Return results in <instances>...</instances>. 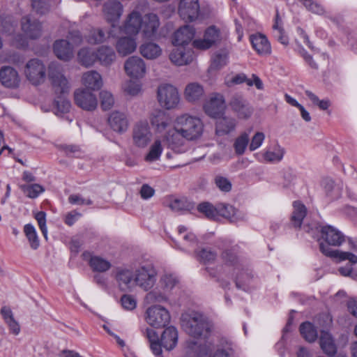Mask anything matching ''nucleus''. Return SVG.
I'll return each mask as SVG.
<instances>
[{"mask_svg":"<svg viewBox=\"0 0 357 357\" xmlns=\"http://www.w3.org/2000/svg\"><path fill=\"white\" fill-rule=\"evenodd\" d=\"M203 130L204 125L199 118L182 114L175 118L173 128L164 135L163 141L174 153H183L188 150V142L199 138Z\"/></svg>","mask_w":357,"mask_h":357,"instance_id":"1","label":"nucleus"},{"mask_svg":"<svg viewBox=\"0 0 357 357\" xmlns=\"http://www.w3.org/2000/svg\"><path fill=\"white\" fill-rule=\"evenodd\" d=\"M321 238L327 243L319 244L320 251L326 256L338 259L340 261L348 260L351 264L357 263V256L349 252L340 250H333L329 245L340 246L345 241L344 235L335 227L331 225H325L321 227Z\"/></svg>","mask_w":357,"mask_h":357,"instance_id":"2","label":"nucleus"},{"mask_svg":"<svg viewBox=\"0 0 357 357\" xmlns=\"http://www.w3.org/2000/svg\"><path fill=\"white\" fill-rule=\"evenodd\" d=\"M144 335L150 343L151 349L155 356H160L162 354V347L168 351L173 349L178 341V332L174 326H169L165 329L161 335L160 340L153 329L147 328Z\"/></svg>","mask_w":357,"mask_h":357,"instance_id":"3","label":"nucleus"},{"mask_svg":"<svg viewBox=\"0 0 357 357\" xmlns=\"http://www.w3.org/2000/svg\"><path fill=\"white\" fill-rule=\"evenodd\" d=\"M183 327L190 336L198 338L206 337L210 331V324L205 317L197 312L192 313L183 320Z\"/></svg>","mask_w":357,"mask_h":357,"instance_id":"4","label":"nucleus"},{"mask_svg":"<svg viewBox=\"0 0 357 357\" xmlns=\"http://www.w3.org/2000/svg\"><path fill=\"white\" fill-rule=\"evenodd\" d=\"M157 100L161 107L172 110L178 107L181 96L176 86L169 84H163L157 89Z\"/></svg>","mask_w":357,"mask_h":357,"instance_id":"5","label":"nucleus"},{"mask_svg":"<svg viewBox=\"0 0 357 357\" xmlns=\"http://www.w3.org/2000/svg\"><path fill=\"white\" fill-rule=\"evenodd\" d=\"M48 77L56 94L65 95L70 92L71 84L64 75L61 66L52 63L48 67Z\"/></svg>","mask_w":357,"mask_h":357,"instance_id":"6","label":"nucleus"},{"mask_svg":"<svg viewBox=\"0 0 357 357\" xmlns=\"http://www.w3.org/2000/svg\"><path fill=\"white\" fill-rule=\"evenodd\" d=\"M135 287L145 291L151 289L156 280V271L151 264L139 266L134 271Z\"/></svg>","mask_w":357,"mask_h":357,"instance_id":"7","label":"nucleus"},{"mask_svg":"<svg viewBox=\"0 0 357 357\" xmlns=\"http://www.w3.org/2000/svg\"><path fill=\"white\" fill-rule=\"evenodd\" d=\"M146 321L154 328H163L169 324L170 315L165 307L160 305H153L146 310Z\"/></svg>","mask_w":357,"mask_h":357,"instance_id":"8","label":"nucleus"},{"mask_svg":"<svg viewBox=\"0 0 357 357\" xmlns=\"http://www.w3.org/2000/svg\"><path fill=\"white\" fill-rule=\"evenodd\" d=\"M153 137L149 123L140 121L135 123L132 128L133 144L139 148H145L151 142Z\"/></svg>","mask_w":357,"mask_h":357,"instance_id":"9","label":"nucleus"},{"mask_svg":"<svg viewBox=\"0 0 357 357\" xmlns=\"http://www.w3.org/2000/svg\"><path fill=\"white\" fill-rule=\"evenodd\" d=\"M178 13L179 17L186 22L197 20L200 15L199 0H180Z\"/></svg>","mask_w":357,"mask_h":357,"instance_id":"10","label":"nucleus"},{"mask_svg":"<svg viewBox=\"0 0 357 357\" xmlns=\"http://www.w3.org/2000/svg\"><path fill=\"white\" fill-rule=\"evenodd\" d=\"M24 73L26 78L33 84H40L44 82L45 78V65L39 59H31L26 64Z\"/></svg>","mask_w":357,"mask_h":357,"instance_id":"11","label":"nucleus"},{"mask_svg":"<svg viewBox=\"0 0 357 357\" xmlns=\"http://www.w3.org/2000/svg\"><path fill=\"white\" fill-rule=\"evenodd\" d=\"M221 40L222 36L220 29L215 26H211L204 31L203 39L195 40L192 45L197 49L205 50L217 44Z\"/></svg>","mask_w":357,"mask_h":357,"instance_id":"12","label":"nucleus"},{"mask_svg":"<svg viewBox=\"0 0 357 357\" xmlns=\"http://www.w3.org/2000/svg\"><path fill=\"white\" fill-rule=\"evenodd\" d=\"M74 100L80 108L86 110H94L98 105V100L95 94L90 90L79 88L74 92Z\"/></svg>","mask_w":357,"mask_h":357,"instance_id":"13","label":"nucleus"},{"mask_svg":"<svg viewBox=\"0 0 357 357\" xmlns=\"http://www.w3.org/2000/svg\"><path fill=\"white\" fill-rule=\"evenodd\" d=\"M143 17L137 10H132L126 17L120 30L126 35L136 36L141 31Z\"/></svg>","mask_w":357,"mask_h":357,"instance_id":"14","label":"nucleus"},{"mask_svg":"<svg viewBox=\"0 0 357 357\" xmlns=\"http://www.w3.org/2000/svg\"><path fill=\"white\" fill-rule=\"evenodd\" d=\"M124 69L127 75L132 79H141L146 73L145 62L136 56H130L125 61Z\"/></svg>","mask_w":357,"mask_h":357,"instance_id":"15","label":"nucleus"},{"mask_svg":"<svg viewBox=\"0 0 357 357\" xmlns=\"http://www.w3.org/2000/svg\"><path fill=\"white\" fill-rule=\"evenodd\" d=\"M226 108L225 100L222 95L214 93L211 95L204 105L205 113L211 117L217 118L222 115Z\"/></svg>","mask_w":357,"mask_h":357,"instance_id":"16","label":"nucleus"},{"mask_svg":"<svg viewBox=\"0 0 357 357\" xmlns=\"http://www.w3.org/2000/svg\"><path fill=\"white\" fill-rule=\"evenodd\" d=\"M102 12L105 20L114 26L123 13V6L117 0H109L104 3Z\"/></svg>","mask_w":357,"mask_h":357,"instance_id":"17","label":"nucleus"},{"mask_svg":"<svg viewBox=\"0 0 357 357\" xmlns=\"http://www.w3.org/2000/svg\"><path fill=\"white\" fill-rule=\"evenodd\" d=\"M229 105L232 112L240 119H248L252 114V107L248 101L241 96H233Z\"/></svg>","mask_w":357,"mask_h":357,"instance_id":"18","label":"nucleus"},{"mask_svg":"<svg viewBox=\"0 0 357 357\" xmlns=\"http://www.w3.org/2000/svg\"><path fill=\"white\" fill-rule=\"evenodd\" d=\"M21 28L24 34L29 38L36 39L42 35L41 23L29 15L22 18Z\"/></svg>","mask_w":357,"mask_h":357,"instance_id":"19","label":"nucleus"},{"mask_svg":"<svg viewBox=\"0 0 357 357\" xmlns=\"http://www.w3.org/2000/svg\"><path fill=\"white\" fill-rule=\"evenodd\" d=\"M115 280L122 291H130L135 287L134 271L128 268H119L115 273Z\"/></svg>","mask_w":357,"mask_h":357,"instance_id":"20","label":"nucleus"},{"mask_svg":"<svg viewBox=\"0 0 357 357\" xmlns=\"http://www.w3.org/2000/svg\"><path fill=\"white\" fill-rule=\"evenodd\" d=\"M195 58L192 49L181 47L175 48L169 54L170 61L176 66H184L190 63Z\"/></svg>","mask_w":357,"mask_h":357,"instance_id":"21","label":"nucleus"},{"mask_svg":"<svg viewBox=\"0 0 357 357\" xmlns=\"http://www.w3.org/2000/svg\"><path fill=\"white\" fill-rule=\"evenodd\" d=\"M195 35V29L192 26L184 25L177 29L173 36L172 43L175 46L188 45Z\"/></svg>","mask_w":357,"mask_h":357,"instance_id":"22","label":"nucleus"},{"mask_svg":"<svg viewBox=\"0 0 357 357\" xmlns=\"http://www.w3.org/2000/svg\"><path fill=\"white\" fill-rule=\"evenodd\" d=\"M151 126L157 133L164 132L170 125L169 116L161 109L155 110L149 116Z\"/></svg>","mask_w":357,"mask_h":357,"instance_id":"23","label":"nucleus"},{"mask_svg":"<svg viewBox=\"0 0 357 357\" xmlns=\"http://www.w3.org/2000/svg\"><path fill=\"white\" fill-rule=\"evenodd\" d=\"M0 82L7 88H17L20 79L17 70L10 66H3L0 69Z\"/></svg>","mask_w":357,"mask_h":357,"instance_id":"24","label":"nucleus"},{"mask_svg":"<svg viewBox=\"0 0 357 357\" xmlns=\"http://www.w3.org/2000/svg\"><path fill=\"white\" fill-rule=\"evenodd\" d=\"M137 46L136 38L134 36L130 35L119 38L115 45L116 52L121 56L133 53L136 50Z\"/></svg>","mask_w":357,"mask_h":357,"instance_id":"25","label":"nucleus"},{"mask_svg":"<svg viewBox=\"0 0 357 357\" xmlns=\"http://www.w3.org/2000/svg\"><path fill=\"white\" fill-rule=\"evenodd\" d=\"M222 258L224 265L221 267L220 271L234 275V273L241 269V264L239 263L236 255L231 250H225L222 255Z\"/></svg>","mask_w":357,"mask_h":357,"instance_id":"26","label":"nucleus"},{"mask_svg":"<svg viewBox=\"0 0 357 357\" xmlns=\"http://www.w3.org/2000/svg\"><path fill=\"white\" fill-rule=\"evenodd\" d=\"M108 123L111 128L119 133L126 132L129 126L126 114L119 111L113 112L108 118Z\"/></svg>","mask_w":357,"mask_h":357,"instance_id":"27","label":"nucleus"},{"mask_svg":"<svg viewBox=\"0 0 357 357\" xmlns=\"http://www.w3.org/2000/svg\"><path fill=\"white\" fill-rule=\"evenodd\" d=\"M81 82L85 89L90 91L98 90L102 86V76L96 70H89L83 73Z\"/></svg>","mask_w":357,"mask_h":357,"instance_id":"28","label":"nucleus"},{"mask_svg":"<svg viewBox=\"0 0 357 357\" xmlns=\"http://www.w3.org/2000/svg\"><path fill=\"white\" fill-rule=\"evenodd\" d=\"M160 26L158 17L153 13H148L143 17L142 26L141 30L145 37L153 36Z\"/></svg>","mask_w":357,"mask_h":357,"instance_id":"29","label":"nucleus"},{"mask_svg":"<svg viewBox=\"0 0 357 357\" xmlns=\"http://www.w3.org/2000/svg\"><path fill=\"white\" fill-rule=\"evenodd\" d=\"M53 50L56 56L60 60L67 61L73 56V47L66 40H56L53 45Z\"/></svg>","mask_w":357,"mask_h":357,"instance_id":"30","label":"nucleus"},{"mask_svg":"<svg viewBox=\"0 0 357 357\" xmlns=\"http://www.w3.org/2000/svg\"><path fill=\"white\" fill-rule=\"evenodd\" d=\"M250 42L259 54L266 55L271 53V45L265 36L260 33L252 35Z\"/></svg>","mask_w":357,"mask_h":357,"instance_id":"31","label":"nucleus"},{"mask_svg":"<svg viewBox=\"0 0 357 357\" xmlns=\"http://www.w3.org/2000/svg\"><path fill=\"white\" fill-rule=\"evenodd\" d=\"M204 96V89L203 86L197 82L190 83L185 88L184 97L188 102H197L202 98Z\"/></svg>","mask_w":357,"mask_h":357,"instance_id":"32","label":"nucleus"},{"mask_svg":"<svg viewBox=\"0 0 357 357\" xmlns=\"http://www.w3.org/2000/svg\"><path fill=\"white\" fill-rule=\"evenodd\" d=\"M97 61L103 66H110L116 59L114 50L109 46H101L96 52Z\"/></svg>","mask_w":357,"mask_h":357,"instance_id":"33","label":"nucleus"},{"mask_svg":"<svg viewBox=\"0 0 357 357\" xmlns=\"http://www.w3.org/2000/svg\"><path fill=\"white\" fill-rule=\"evenodd\" d=\"M285 153V150L278 144H275L273 149H267L263 153V159L265 162L269 163H278L282 159Z\"/></svg>","mask_w":357,"mask_h":357,"instance_id":"34","label":"nucleus"},{"mask_svg":"<svg viewBox=\"0 0 357 357\" xmlns=\"http://www.w3.org/2000/svg\"><path fill=\"white\" fill-rule=\"evenodd\" d=\"M320 347L323 351L328 356H333L337 351L336 346L331 335L325 331L321 332L319 338Z\"/></svg>","mask_w":357,"mask_h":357,"instance_id":"35","label":"nucleus"},{"mask_svg":"<svg viewBox=\"0 0 357 357\" xmlns=\"http://www.w3.org/2000/svg\"><path fill=\"white\" fill-rule=\"evenodd\" d=\"M293 212L291 218V222L295 227H300L304 218L307 214V208L304 204L299 201L293 202Z\"/></svg>","mask_w":357,"mask_h":357,"instance_id":"36","label":"nucleus"},{"mask_svg":"<svg viewBox=\"0 0 357 357\" xmlns=\"http://www.w3.org/2000/svg\"><path fill=\"white\" fill-rule=\"evenodd\" d=\"M218 215H221L230 222H236L241 219L237 209L230 204L224 203L218 204Z\"/></svg>","mask_w":357,"mask_h":357,"instance_id":"37","label":"nucleus"},{"mask_svg":"<svg viewBox=\"0 0 357 357\" xmlns=\"http://www.w3.org/2000/svg\"><path fill=\"white\" fill-rule=\"evenodd\" d=\"M139 51L141 54L147 59H155L162 54L161 47L151 42L142 44L139 47Z\"/></svg>","mask_w":357,"mask_h":357,"instance_id":"38","label":"nucleus"},{"mask_svg":"<svg viewBox=\"0 0 357 357\" xmlns=\"http://www.w3.org/2000/svg\"><path fill=\"white\" fill-rule=\"evenodd\" d=\"M79 63L85 67L93 66L97 61L96 52L90 48H82L77 54Z\"/></svg>","mask_w":357,"mask_h":357,"instance_id":"39","label":"nucleus"},{"mask_svg":"<svg viewBox=\"0 0 357 357\" xmlns=\"http://www.w3.org/2000/svg\"><path fill=\"white\" fill-rule=\"evenodd\" d=\"M236 121L230 117H222L216 123V133L219 135H224L229 133L235 129Z\"/></svg>","mask_w":357,"mask_h":357,"instance_id":"40","label":"nucleus"},{"mask_svg":"<svg viewBox=\"0 0 357 357\" xmlns=\"http://www.w3.org/2000/svg\"><path fill=\"white\" fill-rule=\"evenodd\" d=\"M162 151V139L160 138L155 139L153 143L150 146L148 153L144 156L145 161L153 162L158 160Z\"/></svg>","mask_w":357,"mask_h":357,"instance_id":"41","label":"nucleus"},{"mask_svg":"<svg viewBox=\"0 0 357 357\" xmlns=\"http://www.w3.org/2000/svg\"><path fill=\"white\" fill-rule=\"evenodd\" d=\"M109 37V32H106L102 29L93 28L89 31L86 38L89 43L96 45L105 42Z\"/></svg>","mask_w":357,"mask_h":357,"instance_id":"42","label":"nucleus"},{"mask_svg":"<svg viewBox=\"0 0 357 357\" xmlns=\"http://www.w3.org/2000/svg\"><path fill=\"white\" fill-rule=\"evenodd\" d=\"M20 189L23 193L29 198L35 199L39 196L40 194L44 192V188L37 183L27 182L25 184L20 185Z\"/></svg>","mask_w":357,"mask_h":357,"instance_id":"43","label":"nucleus"},{"mask_svg":"<svg viewBox=\"0 0 357 357\" xmlns=\"http://www.w3.org/2000/svg\"><path fill=\"white\" fill-rule=\"evenodd\" d=\"M309 12L323 15L326 13V8L321 3V0H298Z\"/></svg>","mask_w":357,"mask_h":357,"instance_id":"44","label":"nucleus"},{"mask_svg":"<svg viewBox=\"0 0 357 357\" xmlns=\"http://www.w3.org/2000/svg\"><path fill=\"white\" fill-rule=\"evenodd\" d=\"M300 332L303 337L309 342H313L317 338V331L310 322L306 321L301 324Z\"/></svg>","mask_w":357,"mask_h":357,"instance_id":"45","label":"nucleus"},{"mask_svg":"<svg viewBox=\"0 0 357 357\" xmlns=\"http://www.w3.org/2000/svg\"><path fill=\"white\" fill-rule=\"evenodd\" d=\"M89 264L93 271L97 272H105L112 266V264L109 261L98 256L91 257L89 261Z\"/></svg>","mask_w":357,"mask_h":357,"instance_id":"46","label":"nucleus"},{"mask_svg":"<svg viewBox=\"0 0 357 357\" xmlns=\"http://www.w3.org/2000/svg\"><path fill=\"white\" fill-rule=\"evenodd\" d=\"M228 62V54L225 51H221L215 53L211 60L208 71L217 70L227 65Z\"/></svg>","mask_w":357,"mask_h":357,"instance_id":"47","label":"nucleus"},{"mask_svg":"<svg viewBox=\"0 0 357 357\" xmlns=\"http://www.w3.org/2000/svg\"><path fill=\"white\" fill-rule=\"evenodd\" d=\"M24 232L32 249L36 250L40 245L39 239L35 227L31 224H26L24 227Z\"/></svg>","mask_w":357,"mask_h":357,"instance_id":"48","label":"nucleus"},{"mask_svg":"<svg viewBox=\"0 0 357 357\" xmlns=\"http://www.w3.org/2000/svg\"><path fill=\"white\" fill-rule=\"evenodd\" d=\"M70 102L64 98H58L54 102L53 109L56 115L61 116L70 112Z\"/></svg>","mask_w":357,"mask_h":357,"instance_id":"49","label":"nucleus"},{"mask_svg":"<svg viewBox=\"0 0 357 357\" xmlns=\"http://www.w3.org/2000/svg\"><path fill=\"white\" fill-rule=\"evenodd\" d=\"M173 211L190 210L192 204L186 198L174 199L167 205Z\"/></svg>","mask_w":357,"mask_h":357,"instance_id":"50","label":"nucleus"},{"mask_svg":"<svg viewBox=\"0 0 357 357\" xmlns=\"http://www.w3.org/2000/svg\"><path fill=\"white\" fill-rule=\"evenodd\" d=\"M197 210L205 215L209 219H216L218 218V204L213 206L209 202H202L197 206Z\"/></svg>","mask_w":357,"mask_h":357,"instance_id":"51","label":"nucleus"},{"mask_svg":"<svg viewBox=\"0 0 357 357\" xmlns=\"http://www.w3.org/2000/svg\"><path fill=\"white\" fill-rule=\"evenodd\" d=\"M178 283V279L172 273H165L160 280L161 287L165 291H170Z\"/></svg>","mask_w":357,"mask_h":357,"instance_id":"52","label":"nucleus"},{"mask_svg":"<svg viewBox=\"0 0 357 357\" xmlns=\"http://www.w3.org/2000/svg\"><path fill=\"white\" fill-rule=\"evenodd\" d=\"M249 141L250 137L249 134L247 132L242 133L236 139L234 147L238 155H242L244 153L246 147L248 146Z\"/></svg>","mask_w":357,"mask_h":357,"instance_id":"53","label":"nucleus"},{"mask_svg":"<svg viewBox=\"0 0 357 357\" xmlns=\"http://www.w3.org/2000/svg\"><path fill=\"white\" fill-rule=\"evenodd\" d=\"M235 277V282L236 286L238 289H245V286L249 282L250 280L251 279V275L250 273H248V270H244L242 268V266H241V269L236 273Z\"/></svg>","mask_w":357,"mask_h":357,"instance_id":"54","label":"nucleus"},{"mask_svg":"<svg viewBox=\"0 0 357 357\" xmlns=\"http://www.w3.org/2000/svg\"><path fill=\"white\" fill-rule=\"evenodd\" d=\"M100 105L103 110L110 109L114 105V98L108 91H102L100 93Z\"/></svg>","mask_w":357,"mask_h":357,"instance_id":"55","label":"nucleus"},{"mask_svg":"<svg viewBox=\"0 0 357 357\" xmlns=\"http://www.w3.org/2000/svg\"><path fill=\"white\" fill-rule=\"evenodd\" d=\"M273 36L282 45L288 44V38L284 34V31L280 25L278 16H276L275 22L273 26Z\"/></svg>","mask_w":357,"mask_h":357,"instance_id":"56","label":"nucleus"},{"mask_svg":"<svg viewBox=\"0 0 357 357\" xmlns=\"http://www.w3.org/2000/svg\"><path fill=\"white\" fill-rule=\"evenodd\" d=\"M59 148L68 157L80 158L84 155V151L76 145L63 144L61 145Z\"/></svg>","mask_w":357,"mask_h":357,"instance_id":"57","label":"nucleus"},{"mask_svg":"<svg viewBox=\"0 0 357 357\" xmlns=\"http://www.w3.org/2000/svg\"><path fill=\"white\" fill-rule=\"evenodd\" d=\"M216 253L210 249L204 248L197 253V259L204 264L211 263L216 258Z\"/></svg>","mask_w":357,"mask_h":357,"instance_id":"58","label":"nucleus"},{"mask_svg":"<svg viewBox=\"0 0 357 357\" xmlns=\"http://www.w3.org/2000/svg\"><path fill=\"white\" fill-rule=\"evenodd\" d=\"M305 95L309 98V99L314 104L318 105V107L323 110L327 109L330 106V102L328 100H320L319 98L313 93L310 91H305Z\"/></svg>","mask_w":357,"mask_h":357,"instance_id":"59","label":"nucleus"},{"mask_svg":"<svg viewBox=\"0 0 357 357\" xmlns=\"http://www.w3.org/2000/svg\"><path fill=\"white\" fill-rule=\"evenodd\" d=\"M265 139V135L262 132H257L250 140L249 144V149L250 151H254L259 149L263 144Z\"/></svg>","mask_w":357,"mask_h":357,"instance_id":"60","label":"nucleus"},{"mask_svg":"<svg viewBox=\"0 0 357 357\" xmlns=\"http://www.w3.org/2000/svg\"><path fill=\"white\" fill-rule=\"evenodd\" d=\"M35 218L45 238H47V229L46 227V213L44 211H39L36 213Z\"/></svg>","mask_w":357,"mask_h":357,"instance_id":"61","label":"nucleus"},{"mask_svg":"<svg viewBox=\"0 0 357 357\" xmlns=\"http://www.w3.org/2000/svg\"><path fill=\"white\" fill-rule=\"evenodd\" d=\"M124 91L131 96H136L139 94L141 91V84L139 83L128 81L123 86Z\"/></svg>","mask_w":357,"mask_h":357,"instance_id":"62","label":"nucleus"},{"mask_svg":"<svg viewBox=\"0 0 357 357\" xmlns=\"http://www.w3.org/2000/svg\"><path fill=\"white\" fill-rule=\"evenodd\" d=\"M32 8L40 14H45L49 10V6L45 0H32Z\"/></svg>","mask_w":357,"mask_h":357,"instance_id":"63","label":"nucleus"},{"mask_svg":"<svg viewBox=\"0 0 357 357\" xmlns=\"http://www.w3.org/2000/svg\"><path fill=\"white\" fill-rule=\"evenodd\" d=\"M123 308L132 310L136 307V301L131 295H123L121 299Z\"/></svg>","mask_w":357,"mask_h":357,"instance_id":"64","label":"nucleus"}]
</instances>
